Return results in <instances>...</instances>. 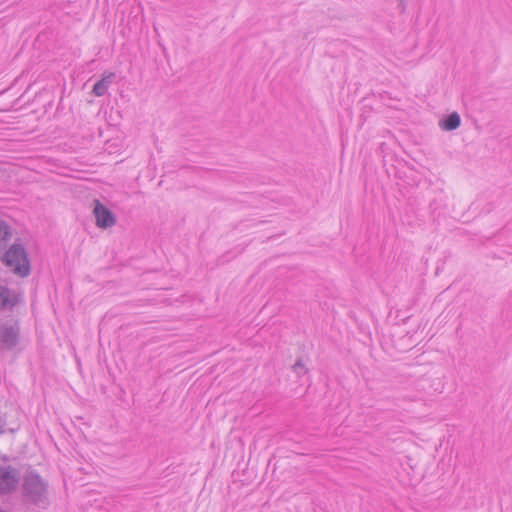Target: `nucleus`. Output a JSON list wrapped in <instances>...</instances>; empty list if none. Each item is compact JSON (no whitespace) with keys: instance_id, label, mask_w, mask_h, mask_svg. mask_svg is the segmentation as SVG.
I'll return each mask as SVG.
<instances>
[{"instance_id":"8","label":"nucleus","mask_w":512,"mask_h":512,"mask_svg":"<svg viewBox=\"0 0 512 512\" xmlns=\"http://www.w3.org/2000/svg\"><path fill=\"white\" fill-rule=\"evenodd\" d=\"M460 116L458 113L453 112L439 122L440 127L446 131H452L459 127Z\"/></svg>"},{"instance_id":"3","label":"nucleus","mask_w":512,"mask_h":512,"mask_svg":"<svg viewBox=\"0 0 512 512\" xmlns=\"http://www.w3.org/2000/svg\"><path fill=\"white\" fill-rule=\"evenodd\" d=\"M19 341V325L10 319L0 322V349L2 351L13 350Z\"/></svg>"},{"instance_id":"1","label":"nucleus","mask_w":512,"mask_h":512,"mask_svg":"<svg viewBox=\"0 0 512 512\" xmlns=\"http://www.w3.org/2000/svg\"><path fill=\"white\" fill-rule=\"evenodd\" d=\"M3 263L19 277H26L30 272V263L22 245H12L2 257Z\"/></svg>"},{"instance_id":"4","label":"nucleus","mask_w":512,"mask_h":512,"mask_svg":"<svg viewBox=\"0 0 512 512\" xmlns=\"http://www.w3.org/2000/svg\"><path fill=\"white\" fill-rule=\"evenodd\" d=\"M19 482L18 471L11 466H0V493L14 490Z\"/></svg>"},{"instance_id":"6","label":"nucleus","mask_w":512,"mask_h":512,"mask_svg":"<svg viewBox=\"0 0 512 512\" xmlns=\"http://www.w3.org/2000/svg\"><path fill=\"white\" fill-rule=\"evenodd\" d=\"M17 301L18 295L6 286L0 284V308L10 309Z\"/></svg>"},{"instance_id":"2","label":"nucleus","mask_w":512,"mask_h":512,"mask_svg":"<svg viewBox=\"0 0 512 512\" xmlns=\"http://www.w3.org/2000/svg\"><path fill=\"white\" fill-rule=\"evenodd\" d=\"M23 491L25 497L34 504H45L46 485L39 475L28 473L24 478Z\"/></svg>"},{"instance_id":"10","label":"nucleus","mask_w":512,"mask_h":512,"mask_svg":"<svg viewBox=\"0 0 512 512\" xmlns=\"http://www.w3.org/2000/svg\"><path fill=\"white\" fill-rule=\"evenodd\" d=\"M293 368L297 374H300L304 370V367L300 362H297Z\"/></svg>"},{"instance_id":"11","label":"nucleus","mask_w":512,"mask_h":512,"mask_svg":"<svg viewBox=\"0 0 512 512\" xmlns=\"http://www.w3.org/2000/svg\"><path fill=\"white\" fill-rule=\"evenodd\" d=\"M5 422L2 418H0V434L4 431Z\"/></svg>"},{"instance_id":"7","label":"nucleus","mask_w":512,"mask_h":512,"mask_svg":"<svg viewBox=\"0 0 512 512\" xmlns=\"http://www.w3.org/2000/svg\"><path fill=\"white\" fill-rule=\"evenodd\" d=\"M114 76V73L105 74L98 82L94 84L93 93L96 96H103L112 83Z\"/></svg>"},{"instance_id":"5","label":"nucleus","mask_w":512,"mask_h":512,"mask_svg":"<svg viewBox=\"0 0 512 512\" xmlns=\"http://www.w3.org/2000/svg\"><path fill=\"white\" fill-rule=\"evenodd\" d=\"M96 218V224L100 228H108L115 224V217L112 212L102 205L98 200H95L93 209Z\"/></svg>"},{"instance_id":"12","label":"nucleus","mask_w":512,"mask_h":512,"mask_svg":"<svg viewBox=\"0 0 512 512\" xmlns=\"http://www.w3.org/2000/svg\"><path fill=\"white\" fill-rule=\"evenodd\" d=\"M403 0H400V2L402 3Z\"/></svg>"},{"instance_id":"9","label":"nucleus","mask_w":512,"mask_h":512,"mask_svg":"<svg viewBox=\"0 0 512 512\" xmlns=\"http://www.w3.org/2000/svg\"><path fill=\"white\" fill-rule=\"evenodd\" d=\"M12 231L10 226L3 220H0V248L4 247L10 240Z\"/></svg>"}]
</instances>
